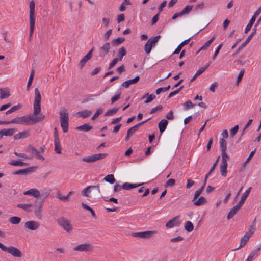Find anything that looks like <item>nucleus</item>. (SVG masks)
Instances as JSON below:
<instances>
[{
  "label": "nucleus",
  "mask_w": 261,
  "mask_h": 261,
  "mask_svg": "<svg viewBox=\"0 0 261 261\" xmlns=\"http://www.w3.org/2000/svg\"><path fill=\"white\" fill-rule=\"evenodd\" d=\"M48 196V193L46 191H43L42 192L41 195L39 197H40V199H38V200H42L43 202H44V200Z\"/></svg>",
  "instance_id": "nucleus-56"
},
{
  "label": "nucleus",
  "mask_w": 261,
  "mask_h": 261,
  "mask_svg": "<svg viewBox=\"0 0 261 261\" xmlns=\"http://www.w3.org/2000/svg\"><path fill=\"white\" fill-rule=\"evenodd\" d=\"M10 164L13 166H23L27 165V164L22 161L13 160L11 162H10Z\"/></svg>",
  "instance_id": "nucleus-46"
},
{
  "label": "nucleus",
  "mask_w": 261,
  "mask_h": 261,
  "mask_svg": "<svg viewBox=\"0 0 261 261\" xmlns=\"http://www.w3.org/2000/svg\"><path fill=\"white\" fill-rule=\"evenodd\" d=\"M194 202V205L195 206H200L204 205L207 202L206 198H205L203 196L200 197L197 200H195L194 201H193Z\"/></svg>",
  "instance_id": "nucleus-29"
},
{
  "label": "nucleus",
  "mask_w": 261,
  "mask_h": 261,
  "mask_svg": "<svg viewBox=\"0 0 261 261\" xmlns=\"http://www.w3.org/2000/svg\"><path fill=\"white\" fill-rule=\"evenodd\" d=\"M210 63H208L205 67H200L196 72V74L199 76L201 74L210 66Z\"/></svg>",
  "instance_id": "nucleus-52"
},
{
  "label": "nucleus",
  "mask_w": 261,
  "mask_h": 261,
  "mask_svg": "<svg viewBox=\"0 0 261 261\" xmlns=\"http://www.w3.org/2000/svg\"><path fill=\"white\" fill-rule=\"evenodd\" d=\"M160 38L161 36L158 35L155 37H152L149 39L144 46V50L146 54H148L150 53L152 47L155 46Z\"/></svg>",
  "instance_id": "nucleus-7"
},
{
  "label": "nucleus",
  "mask_w": 261,
  "mask_h": 261,
  "mask_svg": "<svg viewBox=\"0 0 261 261\" xmlns=\"http://www.w3.org/2000/svg\"><path fill=\"white\" fill-rule=\"evenodd\" d=\"M58 224L66 232L70 233L73 230V227L70 221L64 217H60L57 220Z\"/></svg>",
  "instance_id": "nucleus-5"
},
{
  "label": "nucleus",
  "mask_w": 261,
  "mask_h": 261,
  "mask_svg": "<svg viewBox=\"0 0 261 261\" xmlns=\"http://www.w3.org/2000/svg\"><path fill=\"white\" fill-rule=\"evenodd\" d=\"M103 110L102 109H98L95 112V114L92 117V120H95L99 115L102 114Z\"/></svg>",
  "instance_id": "nucleus-57"
},
{
  "label": "nucleus",
  "mask_w": 261,
  "mask_h": 261,
  "mask_svg": "<svg viewBox=\"0 0 261 261\" xmlns=\"http://www.w3.org/2000/svg\"><path fill=\"white\" fill-rule=\"evenodd\" d=\"M227 163L221 162L220 166V171L222 175L224 177L227 175Z\"/></svg>",
  "instance_id": "nucleus-32"
},
{
  "label": "nucleus",
  "mask_w": 261,
  "mask_h": 261,
  "mask_svg": "<svg viewBox=\"0 0 261 261\" xmlns=\"http://www.w3.org/2000/svg\"><path fill=\"white\" fill-rule=\"evenodd\" d=\"M27 151L31 153L32 155V156L35 155L40 160H44V158H43V156L39 154V151L34 147L31 145L28 146L27 149Z\"/></svg>",
  "instance_id": "nucleus-14"
},
{
  "label": "nucleus",
  "mask_w": 261,
  "mask_h": 261,
  "mask_svg": "<svg viewBox=\"0 0 261 261\" xmlns=\"http://www.w3.org/2000/svg\"><path fill=\"white\" fill-rule=\"evenodd\" d=\"M206 180L207 177H205L204 179V182L202 187H200V189L195 191L194 196L193 197V199H192V201H194L195 200H196L197 198L199 196V195L201 194L205 186Z\"/></svg>",
  "instance_id": "nucleus-22"
},
{
  "label": "nucleus",
  "mask_w": 261,
  "mask_h": 261,
  "mask_svg": "<svg viewBox=\"0 0 261 261\" xmlns=\"http://www.w3.org/2000/svg\"><path fill=\"white\" fill-rule=\"evenodd\" d=\"M108 155L107 153H98L90 156H86L82 159L83 162L87 163H93L97 160H101Z\"/></svg>",
  "instance_id": "nucleus-9"
},
{
  "label": "nucleus",
  "mask_w": 261,
  "mask_h": 261,
  "mask_svg": "<svg viewBox=\"0 0 261 261\" xmlns=\"http://www.w3.org/2000/svg\"><path fill=\"white\" fill-rule=\"evenodd\" d=\"M256 33V30L254 29L253 31L248 36L247 38L240 46L236 50V52L233 54V56H235L237 54H239L240 51L245 47L246 45L249 42V41L251 40L253 36L255 35Z\"/></svg>",
  "instance_id": "nucleus-12"
},
{
  "label": "nucleus",
  "mask_w": 261,
  "mask_h": 261,
  "mask_svg": "<svg viewBox=\"0 0 261 261\" xmlns=\"http://www.w3.org/2000/svg\"><path fill=\"white\" fill-rule=\"evenodd\" d=\"M143 184H130L128 182H125L122 185V188L124 190H129L131 189H133L135 188H137L141 185H142Z\"/></svg>",
  "instance_id": "nucleus-24"
},
{
  "label": "nucleus",
  "mask_w": 261,
  "mask_h": 261,
  "mask_svg": "<svg viewBox=\"0 0 261 261\" xmlns=\"http://www.w3.org/2000/svg\"><path fill=\"white\" fill-rule=\"evenodd\" d=\"M190 38H189V39H186L185 40H184V41H182L181 43H180L178 46H177V47L175 49V50H174V51L173 52V54H179L180 53V51H181V48L182 47L189 43V41H190Z\"/></svg>",
  "instance_id": "nucleus-26"
},
{
  "label": "nucleus",
  "mask_w": 261,
  "mask_h": 261,
  "mask_svg": "<svg viewBox=\"0 0 261 261\" xmlns=\"http://www.w3.org/2000/svg\"><path fill=\"white\" fill-rule=\"evenodd\" d=\"M139 79L140 77L139 76H137L133 79L129 80L124 82L121 84V86L126 88H127L130 85L137 83L139 81Z\"/></svg>",
  "instance_id": "nucleus-21"
},
{
  "label": "nucleus",
  "mask_w": 261,
  "mask_h": 261,
  "mask_svg": "<svg viewBox=\"0 0 261 261\" xmlns=\"http://www.w3.org/2000/svg\"><path fill=\"white\" fill-rule=\"evenodd\" d=\"M255 21V20L254 19V18H251L250 21L249 22V23H248V24L247 25V26L245 28V29L244 31V33L245 34L247 33L250 31L252 26L253 25V23H254Z\"/></svg>",
  "instance_id": "nucleus-43"
},
{
  "label": "nucleus",
  "mask_w": 261,
  "mask_h": 261,
  "mask_svg": "<svg viewBox=\"0 0 261 261\" xmlns=\"http://www.w3.org/2000/svg\"><path fill=\"white\" fill-rule=\"evenodd\" d=\"M249 239L248 238L247 236H245L244 235L241 239L240 245L239 247L238 248L236 249L235 250H238L241 248L242 246H244L248 241Z\"/></svg>",
  "instance_id": "nucleus-44"
},
{
  "label": "nucleus",
  "mask_w": 261,
  "mask_h": 261,
  "mask_svg": "<svg viewBox=\"0 0 261 261\" xmlns=\"http://www.w3.org/2000/svg\"><path fill=\"white\" fill-rule=\"evenodd\" d=\"M92 129V126L88 123H85L84 124L76 127V129L84 132H88Z\"/></svg>",
  "instance_id": "nucleus-31"
},
{
  "label": "nucleus",
  "mask_w": 261,
  "mask_h": 261,
  "mask_svg": "<svg viewBox=\"0 0 261 261\" xmlns=\"http://www.w3.org/2000/svg\"><path fill=\"white\" fill-rule=\"evenodd\" d=\"M118 61H119L116 58L112 60V61L110 63L108 69H110L112 68L113 67H114Z\"/></svg>",
  "instance_id": "nucleus-61"
},
{
  "label": "nucleus",
  "mask_w": 261,
  "mask_h": 261,
  "mask_svg": "<svg viewBox=\"0 0 261 261\" xmlns=\"http://www.w3.org/2000/svg\"><path fill=\"white\" fill-rule=\"evenodd\" d=\"M168 125V121L166 119H162L159 123V128L161 133H162L166 128Z\"/></svg>",
  "instance_id": "nucleus-27"
},
{
  "label": "nucleus",
  "mask_w": 261,
  "mask_h": 261,
  "mask_svg": "<svg viewBox=\"0 0 261 261\" xmlns=\"http://www.w3.org/2000/svg\"><path fill=\"white\" fill-rule=\"evenodd\" d=\"M61 126L64 133H66L69 126V114L66 108L62 107L59 111Z\"/></svg>",
  "instance_id": "nucleus-2"
},
{
  "label": "nucleus",
  "mask_w": 261,
  "mask_h": 261,
  "mask_svg": "<svg viewBox=\"0 0 261 261\" xmlns=\"http://www.w3.org/2000/svg\"><path fill=\"white\" fill-rule=\"evenodd\" d=\"M251 189V187L249 188V189L243 193L241 197L240 201L238 203L239 205H241L242 206V205L244 203L245 201L246 200L247 197L248 196L250 192Z\"/></svg>",
  "instance_id": "nucleus-23"
},
{
  "label": "nucleus",
  "mask_w": 261,
  "mask_h": 261,
  "mask_svg": "<svg viewBox=\"0 0 261 261\" xmlns=\"http://www.w3.org/2000/svg\"><path fill=\"white\" fill-rule=\"evenodd\" d=\"M36 167H31L27 168L25 169H20L17 170L15 172L13 173L14 175H27L29 173H31L33 171V169L36 168Z\"/></svg>",
  "instance_id": "nucleus-17"
},
{
  "label": "nucleus",
  "mask_w": 261,
  "mask_h": 261,
  "mask_svg": "<svg viewBox=\"0 0 261 261\" xmlns=\"http://www.w3.org/2000/svg\"><path fill=\"white\" fill-rule=\"evenodd\" d=\"M57 198L63 201H69L70 200L68 196L62 195L59 191L57 194Z\"/></svg>",
  "instance_id": "nucleus-49"
},
{
  "label": "nucleus",
  "mask_w": 261,
  "mask_h": 261,
  "mask_svg": "<svg viewBox=\"0 0 261 261\" xmlns=\"http://www.w3.org/2000/svg\"><path fill=\"white\" fill-rule=\"evenodd\" d=\"M92 114V112L91 111L85 110L81 112H79L77 113V114L83 117V118H86Z\"/></svg>",
  "instance_id": "nucleus-37"
},
{
  "label": "nucleus",
  "mask_w": 261,
  "mask_h": 261,
  "mask_svg": "<svg viewBox=\"0 0 261 261\" xmlns=\"http://www.w3.org/2000/svg\"><path fill=\"white\" fill-rule=\"evenodd\" d=\"M0 248L3 251L9 253L14 257L20 258L23 256L21 251L14 246H9L7 247L0 243Z\"/></svg>",
  "instance_id": "nucleus-3"
},
{
  "label": "nucleus",
  "mask_w": 261,
  "mask_h": 261,
  "mask_svg": "<svg viewBox=\"0 0 261 261\" xmlns=\"http://www.w3.org/2000/svg\"><path fill=\"white\" fill-rule=\"evenodd\" d=\"M125 41V39L122 37H119L116 39H114L112 41V44L114 46H117L123 43Z\"/></svg>",
  "instance_id": "nucleus-41"
},
{
  "label": "nucleus",
  "mask_w": 261,
  "mask_h": 261,
  "mask_svg": "<svg viewBox=\"0 0 261 261\" xmlns=\"http://www.w3.org/2000/svg\"><path fill=\"white\" fill-rule=\"evenodd\" d=\"M94 47L92 48L87 53V54L86 55H85L84 57H83V59L86 61H88L89 60H90V59H91L92 57V52L94 50Z\"/></svg>",
  "instance_id": "nucleus-53"
},
{
  "label": "nucleus",
  "mask_w": 261,
  "mask_h": 261,
  "mask_svg": "<svg viewBox=\"0 0 261 261\" xmlns=\"http://www.w3.org/2000/svg\"><path fill=\"white\" fill-rule=\"evenodd\" d=\"M33 206L32 204H18L17 205V207L22 208L27 212H30V208Z\"/></svg>",
  "instance_id": "nucleus-36"
},
{
  "label": "nucleus",
  "mask_w": 261,
  "mask_h": 261,
  "mask_svg": "<svg viewBox=\"0 0 261 261\" xmlns=\"http://www.w3.org/2000/svg\"><path fill=\"white\" fill-rule=\"evenodd\" d=\"M24 226L28 229L34 231L39 228L40 223L36 221H28L25 223Z\"/></svg>",
  "instance_id": "nucleus-13"
},
{
  "label": "nucleus",
  "mask_w": 261,
  "mask_h": 261,
  "mask_svg": "<svg viewBox=\"0 0 261 261\" xmlns=\"http://www.w3.org/2000/svg\"><path fill=\"white\" fill-rule=\"evenodd\" d=\"M239 129V125H236L234 127L231 128L230 130V135L233 137Z\"/></svg>",
  "instance_id": "nucleus-58"
},
{
  "label": "nucleus",
  "mask_w": 261,
  "mask_h": 261,
  "mask_svg": "<svg viewBox=\"0 0 261 261\" xmlns=\"http://www.w3.org/2000/svg\"><path fill=\"white\" fill-rule=\"evenodd\" d=\"M44 202L42 200H36L34 203V214L38 219H41L42 217V207Z\"/></svg>",
  "instance_id": "nucleus-8"
},
{
  "label": "nucleus",
  "mask_w": 261,
  "mask_h": 261,
  "mask_svg": "<svg viewBox=\"0 0 261 261\" xmlns=\"http://www.w3.org/2000/svg\"><path fill=\"white\" fill-rule=\"evenodd\" d=\"M244 72H245V70L244 69H242L240 71L239 75L238 76V79H237L238 83H239L242 80L243 76L244 74Z\"/></svg>",
  "instance_id": "nucleus-64"
},
{
  "label": "nucleus",
  "mask_w": 261,
  "mask_h": 261,
  "mask_svg": "<svg viewBox=\"0 0 261 261\" xmlns=\"http://www.w3.org/2000/svg\"><path fill=\"white\" fill-rule=\"evenodd\" d=\"M92 191L93 195H98L100 193V187L98 185L96 186H90L84 189L81 192V194L85 197H91L90 193Z\"/></svg>",
  "instance_id": "nucleus-6"
},
{
  "label": "nucleus",
  "mask_w": 261,
  "mask_h": 261,
  "mask_svg": "<svg viewBox=\"0 0 261 261\" xmlns=\"http://www.w3.org/2000/svg\"><path fill=\"white\" fill-rule=\"evenodd\" d=\"M222 161L221 162L227 163V160L229 159V156L226 153V151H222Z\"/></svg>",
  "instance_id": "nucleus-54"
},
{
  "label": "nucleus",
  "mask_w": 261,
  "mask_h": 261,
  "mask_svg": "<svg viewBox=\"0 0 261 261\" xmlns=\"http://www.w3.org/2000/svg\"><path fill=\"white\" fill-rule=\"evenodd\" d=\"M119 108H114L111 109H109L106 113L105 116H110L117 113L118 111Z\"/></svg>",
  "instance_id": "nucleus-50"
},
{
  "label": "nucleus",
  "mask_w": 261,
  "mask_h": 261,
  "mask_svg": "<svg viewBox=\"0 0 261 261\" xmlns=\"http://www.w3.org/2000/svg\"><path fill=\"white\" fill-rule=\"evenodd\" d=\"M55 151L58 154L62 153V147L60 145V140H54Z\"/></svg>",
  "instance_id": "nucleus-34"
},
{
  "label": "nucleus",
  "mask_w": 261,
  "mask_h": 261,
  "mask_svg": "<svg viewBox=\"0 0 261 261\" xmlns=\"http://www.w3.org/2000/svg\"><path fill=\"white\" fill-rule=\"evenodd\" d=\"M93 246L90 243L81 244L76 246L73 250L76 252H92L93 251Z\"/></svg>",
  "instance_id": "nucleus-10"
},
{
  "label": "nucleus",
  "mask_w": 261,
  "mask_h": 261,
  "mask_svg": "<svg viewBox=\"0 0 261 261\" xmlns=\"http://www.w3.org/2000/svg\"><path fill=\"white\" fill-rule=\"evenodd\" d=\"M30 136V133L28 131H23L14 135V138L15 140H18L21 138H25Z\"/></svg>",
  "instance_id": "nucleus-25"
},
{
  "label": "nucleus",
  "mask_w": 261,
  "mask_h": 261,
  "mask_svg": "<svg viewBox=\"0 0 261 261\" xmlns=\"http://www.w3.org/2000/svg\"><path fill=\"white\" fill-rule=\"evenodd\" d=\"M241 206L239 205L238 204L233 206L228 213L227 218L228 219H231L238 212L239 210L241 208Z\"/></svg>",
  "instance_id": "nucleus-20"
},
{
  "label": "nucleus",
  "mask_w": 261,
  "mask_h": 261,
  "mask_svg": "<svg viewBox=\"0 0 261 261\" xmlns=\"http://www.w3.org/2000/svg\"><path fill=\"white\" fill-rule=\"evenodd\" d=\"M0 98L1 99H5L8 98L10 95V91L8 89H0Z\"/></svg>",
  "instance_id": "nucleus-28"
},
{
  "label": "nucleus",
  "mask_w": 261,
  "mask_h": 261,
  "mask_svg": "<svg viewBox=\"0 0 261 261\" xmlns=\"http://www.w3.org/2000/svg\"><path fill=\"white\" fill-rule=\"evenodd\" d=\"M156 233V231H146L144 232H139L132 233V236L134 237H139L143 239H149L153 235Z\"/></svg>",
  "instance_id": "nucleus-11"
},
{
  "label": "nucleus",
  "mask_w": 261,
  "mask_h": 261,
  "mask_svg": "<svg viewBox=\"0 0 261 261\" xmlns=\"http://www.w3.org/2000/svg\"><path fill=\"white\" fill-rule=\"evenodd\" d=\"M110 49V44L109 42L105 43L100 48V55L101 57H104L109 52Z\"/></svg>",
  "instance_id": "nucleus-18"
},
{
  "label": "nucleus",
  "mask_w": 261,
  "mask_h": 261,
  "mask_svg": "<svg viewBox=\"0 0 261 261\" xmlns=\"http://www.w3.org/2000/svg\"><path fill=\"white\" fill-rule=\"evenodd\" d=\"M35 99L33 105V114L23 116L22 117H16L11 121H8V123H17L22 125H30L36 124L45 118V115L42 114L37 116L41 112V95L39 89L36 88L34 90Z\"/></svg>",
  "instance_id": "nucleus-1"
},
{
  "label": "nucleus",
  "mask_w": 261,
  "mask_h": 261,
  "mask_svg": "<svg viewBox=\"0 0 261 261\" xmlns=\"http://www.w3.org/2000/svg\"><path fill=\"white\" fill-rule=\"evenodd\" d=\"M180 224L179 217L176 216L167 222L166 223V227L168 228H171L175 226H179Z\"/></svg>",
  "instance_id": "nucleus-15"
},
{
  "label": "nucleus",
  "mask_w": 261,
  "mask_h": 261,
  "mask_svg": "<svg viewBox=\"0 0 261 261\" xmlns=\"http://www.w3.org/2000/svg\"><path fill=\"white\" fill-rule=\"evenodd\" d=\"M195 184V182L191 179H188L187 180L186 188L187 189L190 188Z\"/></svg>",
  "instance_id": "nucleus-63"
},
{
  "label": "nucleus",
  "mask_w": 261,
  "mask_h": 261,
  "mask_svg": "<svg viewBox=\"0 0 261 261\" xmlns=\"http://www.w3.org/2000/svg\"><path fill=\"white\" fill-rule=\"evenodd\" d=\"M194 106H195V105L193 104L192 103V102L189 100H187L186 102H185L183 104V107H184V109L185 110H187L189 109H190V108L193 107Z\"/></svg>",
  "instance_id": "nucleus-48"
},
{
  "label": "nucleus",
  "mask_w": 261,
  "mask_h": 261,
  "mask_svg": "<svg viewBox=\"0 0 261 261\" xmlns=\"http://www.w3.org/2000/svg\"><path fill=\"white\" fill-rule=\"evenodd\" d=\"M127 51L124 47L120 48L118 50V58H116L119 61H121L123 57L126 55Z\"/></svg>",
  "instance_id": "nucleus-33"
},
{
  "label": "nucleus",
  "mask_w": 261,
  "mask_h": 261,
  "mask_svg": "<svg viewBox=\"0 0 261 261\" xmlns=\"http://www.w3.org/2000/svg\"><path fill=\"white\" fill-rule=\"evenodd\" d=\"M163 109V106L161 105H158L155 108L152 109L150 112V114H153L157 111L161 110Z\"/></svg>",
  "instance_id": "nucleus-62"
},
{
  "label": "nucleus",
  "mask_w": 261,
  "mask_h": 261,
  "mask_svg": "<svg viewBox=\"0 0 261 261\" xmlns=\"http://www.w3.org/2000/svg\"><path fill=\"white\" fill-rule=\"evenodd\" d=\"M192 5H187L186 6L183 10L180 12L182 15L188 14L190 13V12L192 10L193 8Z\"/></svg>",
  "instance_id": "nucleus-40"
},
{
  "label": "nucleus",
  "mask_w": 261,
  "mask_h": 261,
  "mask_svg": "<svg viewBox=\"0 0 261 261\" xmlns=\"http://www.w3.org/2000/svg\"><path fill=\"white\" fill-rule=\"evenodd\" d=\"M220 147L222 151H226L227 149V143L226 141L223 138L220 139Z\"/></svg>",
  "instance_id": "nucleus-45"
},
{
  "label": "nucleus",
  "mask_w": 261,
  "mask_h": 261,
  "mask_svg": "<svg viewBox=\"0 0 261 261\" xmlns=\"http://www.w3.org/2000/svg\"><path fill=\"white\" fill-rule=\"evenodd\" d=\"M216 38V35H214L212 38L207 41L203 45V46L198 50L197 51V53L198 54L199 51H200L201 50H204L205 49H206L207 47H208L210 45V44L212 43V42L213 41V40L215 39Z\"/></svg>",
  "instance_id": "nucleus-30"
},
{
  "label": "nucleus",
  "mask_w": 261,
  "mask_h": 261,
  "mask_svg": "<svg viewBox=\"0 0 261 261\" xmlns=\"http://www.w3.org/2000/svg\"><path fill=\"white\" fill-rule=\"evenodd\" d=\"M175 180L173 178H171L167 181V182L165 184V187H172L175 185Z\"/></svg>",
  "instance_id": "nucleus-51"
},
{
  "label": "nucleus",
  "mask_w": 261,
  "mask_h": 261,
  "mask_svg": "<svg viewBox=\"0 0 261 261\" xmlns=\"http://www.w3.org/2000/svg\"><path fill=\"white\" fill-rule=\"evenodd\" d=\"M35 3L33 1H32L29 4L30 12H29V19H30V39H31L32 36L34 29L35 27Z\"/></svg>",
  "instance_id": "nucleus-4"
},
{
  "label": "nucleus",
  "mask_w": 261,
  "mask_h": 261,
  "mask_svg": "<svg viewBox=\"0 0 261 261\" xmlns=\"http://www.w3.org/2000/svg\"><path fill=\"white\" fill-rule=\"evenodd\" d=\"M257 255V254H256L255 252L252 251L249 255L246 261H252Z\"/></svg>",
  "instance_id": "nucleus-60"
},
{
  "label": "nucleus",
  "mask_w": 261,
  "mask_h": 261,
  "mask_svg": "<svg viewBox=\"0 0 261 261\" xmlns=\"http://www.w3.org/2000/svg\"><path fill=\"white\" fill-rule=\"evenodd\" d=\"M16 132L15 128L3 129L0 130V139L3 138V136H11Z\"/></svg>",
  "instance_id": "nucleus-16"
},
{
  "label": "nucleus",
  "mask_w": 261,
  "mask_h": 261,
  "mask_svg": "<svg viewBox=\"0 0 261 261\" xmlns=\"http://www.w3.org/2000/svg\"><path fill=\"white\" fill-rule=\"evenodd\" d=\"M21 108V105L20 104H18L17 105H15L13 107H12L10 109H9V110H8L6 112V114H10L17 110H19V109H20Z\"/></svg>",
  "instance_id": "nucleus-47"
},
{
  "label": "nucleus",
  "mask_w": 261,
  "mask_h": 261,
  "mask_svg": "<svg viewBox=\"0 0 261 261\" xmlns=\"http://www.w3.org/2000/svg\"><path fill=\"white\" fill-rule=\"evenodd\" d=\"M9 221L13 224H18L21 221V218L18 217L13 216L9 218Z\"/></svg>",
  "instance_id": "nucleus-39"
},
{
  "label": "nucleus",
  "mask_w": 261,
  "mask_h": 261,
  "mask_svg": "<svg viewBox=\"0 0 261 261\" xmlns=\"http://www.w3.org/2000/svg\"><path fill=\"white\" fill-rule=\"evenodd\" d=\"M145 97H146L147 98L145 101V103H149L155 98V96L154 94H152L149 95L148 93H147L145 95H144L142 97V98H144Z\"/></svg>",
  "instance_id": "nucleus-42"
},
{
  "label": "nucleus",
  "mask_w": 261,
  "mask_h": 261,
  "mask_svg": "<svg viewBox=\"0 0 261 261\" xmlns=\"http://www.w3.org/2000/svg\"><path fill=\"white\" fill-rule=\"evenodd\" d=\"M121 94V92H120L117 94H116V95L111 98V100L112 104L114 103L116 101H117L118 100L120 99Z\"/></svg>",
  "instance_id": "nucleus-55"
},
{
  "label": "nucleus",
  "mask_w": 261,
  "mask_h": 261,
  "mask_svg": "<svg viewBox=\"0 0 261 261\" xmlns=\"http://www.w3.org/2000/svg\"><path fill=\"white\" fill-rule=\"evenodd\" d=\"M24 195H31L35 198H38L40 196V191L37 189H31L23 193Z\"/></svg>",
  "instance_id": "nucleus-19"
},
{
  "label": "nucleus",
  "mask_w": 261,
  "mask_h": 261,
  "mask_svg": "<svg viewBox=\"0 0 261 261\" xmlns=\"http://www.w3.org/2000/svg\"><path fill=\"white\" fill-rule=\"evenodd\" d=\"M184 227L185 230L188 232H191L194 229L193 224L189 221L186 222Z\"/></svg>",
  "instance_id": "nucleus-35"
},
{
  "label": "nucleus",
  "mask_w": 261,
  "mask_h": 261,
  "mask_svg": "<svg viewBox=\"0 0 261 261\" xmlns=\"http://www.w3.org/2000/svg\"><path fill=\"white\" fill-rule=\"evenodd\" d=\"M112 29H110L106 32V33L104 34V36H103L105 41H107L109 39V37H110L111 34H112Z\"/></svg>",
  "instance_id": "nucleus-59"
},
{
  "label": "nucleus",
  "mask_w": 261,
  "mask_h": 261,
  "mask_svg": "<svg viewBox=\"0 0 261 261\" xmlns=\"http://www.w3.org/2000/svg\"><path fill=\"white\" fill-rule=\"evenodd\" d=\"M103 179L106 181L111 184L115 183L116 181L114 176L113 174H109L107 175Z\"/></svg>",
  "instance_id": "nucleus-38"
}]
</instances>
